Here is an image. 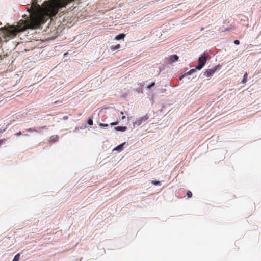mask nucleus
Returning <instances> with one entry per match:
<instances>
[{"label": "nucleus", "instance_id": "nucleus-1", "mask_svg": "<svg viewBox=\"0 0 261 261\" xmlns=\"http://www.w3.org/2000/svg\"><path fill=\"white\" fill-rule=\"evenodd\" d=\"M206 57L205 53H204L198 59V65L195 67L197 70L201 69L206 62Z\"/></svg>", "mask_w": 261, "mask_h": 261}, {"label": "nucleus", "instance_id": "nucleus-2", "mask_svg": "<svg viewBox=\"0 0 261 261\" xmlns=\"http://www.w3.org/2000/svg\"><path fill=\"white\" fill-rule=\"evenodd\" d=\"M149 119V116L147 115H145V116L140 117L136 120V121L134 122V125L139 126L143 122L146 121Z\"/></svg>", "mask_w": 261, "mask_h": 261}, {"label": "nucleus", "instance_id": "nucleus-3", "mask_svg": "<svg viewBox=\"0 0 261 261\" xmlns=\"http://www.w3.org/2000/svg\"><path fill=\"white\" fill-rule=\"evenodd\" d=\"M217 69V66L214 67L213 68L207 69L203 73L207 77H210L213 74H214Z\"/></svg>", "mask_w": 261, "mask_h": 261}, {"label": "nucleus", "instance_id": "nucleus-4", "mask_svg": "<svg viewBox=\"0 0 261 261\" xmlns=\"http://www.w3.org/2000/svg\"><path fill=\"white\" fill-rule=\"evenodd\" d=\"M195 70H197L196 69H191V70H190L188 72H187V73H186L185 74L182 75V76H181L180 77V80H181L182 77H184L186 75H190L191 74H192L193 73H194L195 71Z\"/></svg>", "mask_w": 261, "mask_h": 261}, {"label": "nucleus", "instance_id": "nucleus-5", "mask_svg": "<svg viewBox=\"0 0 261 261\" xmlns=\"http://www.w3.org/2000/svg\"><path fill=\"white\" fill-rule=\"evenodd\" d=\"M115 129L117 131L124 132L127 129L126 126H117L115 127Z\"/></svg>", "mask_w": 261, "mask_h": 261}, {"label": "nucleus", "instance_id": "nucleus-6", "mask_svg": "<svg viewBox=\"0 0 261 261\" xmlns=\"http://www.w3.org/2000/svg\"><path fill=\"white\" fill-rule=\"evenodd\" d=\"M125 34H124L123 33H121V34H120L117 35L115 37V39L116 40L122 39L125 37Z\"/></svg>", "mask_w": 261, "mask_h": 261}, {"label": "nucleus", "instance_id": "nucleus-7", "mask_svg": "<svg viewBox=\"0 0 261 261\" xmlns=\"http://www.w3.org/2000/svg\"><path fill=\"white\" fill-rule=\"evenodd\" d=\"M58 136L57 135H53L50 137V142H55L58 140Z\"/></svg>", "mask_w": 261, "mask_h": 261}, {"label": "nucleus", "instance_id": "nucleus-8", "mask_svg": "<svg viewBox=\"0 0 261 261\" xmlns=\"http://www.w3.org/2000/svg\"><path fill=\"white\" fill-rule=\"evenodd\" d=\"M170 59L172 62H175L178 60V57L176 55H173L170 56Z\"/></svg>", "mask_w": 261, "mask_h": 261}, {"label": "nucleus", "instance_id": "nucleus-9", "mask_svg": "<svg viewBox=\"0 0 261 261\" xmlns=\"http://www.w3.org/2000/svg\"><path fill=\"white\" fill-rule=\"evenodd\" d=\"M247 75H248V74L247 72H245L244 74V76H243V79L242 81V83H245L247 82Z\"/></svg>", "mask_w": 261, "mask_h": 261}, {"label": "nucleus", "instance_id": "nucleus-10", "mask_svg": "<svg viewBox=\"0 0 261 261\" xmlns=\"http://www.w3.org/2000/svg\"><path fill=\"white\" fill-rule=\"evenodd\" d=\"M20 255L19 253L17 254L14 257L12 261H19Z\"/></svg>", "mask_w": 261, "mask_h": 261}, {"label": "nucleus", "instance_id": "nucleus-11", "mask_svg": "<svg viewBox=\"0 0 261 261\" xmlns=\"http://www.w3.org/2000/svg\"><path fill=\"white\" fill-rule=\"evenodd\" d=\"M120 44H117L116 45H112L111 46V48L112 49H113V50H116V49H118L120 48Z\"/></svg>", "mask_w": 261, "mask_h": 261}, {"label": "nucleus", "instance_id": "nucleus-12", "mask_svg": "<svg viewBox=\"0 0 261 261\" xmlns=\"http://www.w3.org/2000/svg\"><path fill=\"white\" fill-rule=\"evenodd\" d=\"M125 142L122 143L121 144H120V145H118V146H117L115 149H114V150H119L121 148V147L125 144Z\"/></svg>", "mask_w": 261, "mask_h": 261}, {"label": "nucleus", "instance_id": "nucleus-13", "mask_svg": "<svg viewBox=\"0 0 261 261\" xmlns=\"http://www.w3.org/2000/svg\"><path fill=\"white\" fill-rule=\"evenodd\" d=\"M187 196L188 198H191L192 196V193L191 191L188 190L187 192Z\"/></svg>", "mask_w": 261, "mask_h": 261}, {"label": "nucleus", "instance_id": "nucleus-14", "mask_svg": "<svg viewBox=\"0 0 261 261\" xmlns=\"http://www.w3.org/2000/svg\"><path fill=\"white\" fill-rule=\"evenodd\" d=\"M87 123L89 125H92L93 124V120L91 118H89L88 119V121H87Z\"/></svg>", "mask_w": 261, "mask_h": 261}, {"label": "nucleus", "instance_id": "nucleus-15", "mask_svg": "<svg viewBox=\"0 0 261 261\" xmlns=\"http://www.w3.org/2000/svg\"><path fill=\"white\" fill-rule=\"evenodd\" d=\"M151 183L154 185H158L160 184V181L157 180H152Z\"/></svg>", "mask_w": 261, "mask_h": 261}, {"label": "nucleus", "instance_id": "nucleus-16", "mask_svg": "<svg viewBox=\"0 0 261 261\" xmlns=\"http://www.w3.org/2000/svg\"><path fill=\"white\" fill-rule=\"evenodd\" d=\"M99 125V126L100 127H108V124H104V123H100Z\"/></svg>", "mask_w": 261, "mask_h": 261}, {"label": "nucleus", "instance_id": "nucleus-17", "mask_svg": "<svg viewBox=\"0 0 261 261\" xmlns=\"http://www.w3.org/2000/svg\"><path fill=\"white\" fill-rule=\"evenodd\" d=\"M119 123V121H117L116 122H112L111 123V125L112 126H114V125H117Z\"/></svg>", "mask_w": 261, "mask_h": 261}, {"label": "nucleus", "instance_id": "nucleus-18", "mask_svg": "<svg viewBox=\"0 0 261 261\" xmlns=\"http://www.w3.org/2000/svg\"><path fill=\"white\" fill-rule=\"evenodd\" d=\"M234 43L236 45H239L240 44V41L238 40H235L234 41Z\"/></svg>", "mask_w": 261, "mask_h": 261}, {"label": "nucleus", "instance_id": "nucleus-19", "mask_svg": "<svg viewBox=\"0 0 261 261\" xmlns=\"http://www.w3.org/2000/svg\"><path fill=\"white\" fill-rule=\"evenodd\" d=\"M154 85H155V83L153 82V83H152L150 85H149V86H148V88L149 89H150L152 87L154 86Z\"/></svg>", "mask_w": 261, "mask_h": 261}, {"label": "nucleus", "instance_id": "nucleus-20", "mask_svg": "<svg viewBox=\"0 0 261 261\" xmlns=\"http://www.w3.org/2000/svg\"><path fill=\"white\" fill-rule=\"evenodd\" d=\"M28 131L30 132H32L36 131V130L35 129L30 128L28 129Z\"/></svg>", "mask_w": 261, "mask_h": 261}, {"label": "nucleus", "instance_id": "nucleus-21", "mask_svg": "<svg viewBox=\"0 0 261 261\" xmlns=\"http://www.w3.org/2000/svg\"><path fill=\"white\" fill-rule=\"evenodd\" d=\"M6 140L5 139H0V145Z\"/></svg>", "mask_w": 261, "mask_h": 261}, {"label": "nucleus", "instance_id": "nucleus-22", "mask_svg": "<svg viewBox=\"0 0 261 261\" xmlns=\"http://www.w3.org/2000/svg\"><path fill=\"white\" fill-rule=\"evenodd\" d=\"M22 134L21 133V131H19V132L15 134V135L16 136H19V135H21Z\"/></svg>", "mask_w": 261, "mask_h": 261}, {"label": "nucleus", "instance_id": "nucleus-23", "mask_svg": "<svg viewBox=\"0 0 261 261\" xmlns=\"http://www.w3.org/2000/svg\"><path fill=\"white\" fill-rule=\"evenodd\" d=\"M63 119L64 120H67V119H68V116H64V117H63Z\"/></svg>", "mask_w": 261, "mask_h": 261}, {"label": "nucleus", "instance_id": "nucleus-24", "mask_svg": "<svg viewBox=\"0 0 261 261\" xmlns=\"http://www.w3.org/2000/svg\"><path fill=\"white\" fill-rule=\"evenodd\" d=\"M46 126H42V127H39V128H40V129H41H41H44V128H46Z\"/></svg>", "mask_w": 261, "mask_h": 261}, {"label": "nucleus", "instance_id": "nucleus-25", "mask_svg": "<svg viewBox=\"0 0 261 261\" xmlns=\"http://www.w3.org/2000/svg\"><path fill=\"white\" fill-rule=\"evenodd\" d=\"M125 118H126V117H125V116H122V117H121V119L123 120V119H125Z\"/></svg>", "mask_w": 261, "mask_h": 261}, {"label": "nucleus", "instance_id": "nucleus-26", "mask_svg": "<svg viewBox=\"0 0 261 261\" xmlns=\"http://www.w3.org/2000/svg\"><path fill=\"white\" fill-rule=\"evenodd\" d=\"M120 113H121V114H122V115L123 114V112H121Z\"/></svg>", "mask_w": 261, "mask_h": 261}]
</instances>
